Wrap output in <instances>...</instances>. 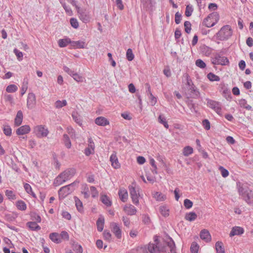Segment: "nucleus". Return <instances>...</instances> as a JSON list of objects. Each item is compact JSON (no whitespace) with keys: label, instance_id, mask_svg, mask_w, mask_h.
<instances>
[{"label":"nucleus","instance_id":"nucleus-61","mask_svg":"<svg viewBox=\"0 0 253 253\" xmlns=\"http://www.w3.org/2000/svg\"><path fill=\"white\" fill-rule=\"evenodd\" d=\"M59 235L61 239H63L66 241H68L69 239V234L65 231H62Z\"/></svg>","mask_w":253,"mask_h":253},{"label":"nucleus","instance_id":"nucleus-64","mask_svg":"<svg viewBox=\"0 0 253 253\" xmlns=\"http://www.w3.org/2000/svg\"><path fill=\"white\" fill-rule=\"evenodd\" d=\"M90 191L91 193V195L93 198H95L98 196V191L94 186H91L90 187Z\"/></svg>","mask_w":253,"mask_h":253},{"label":"nucleus","instance_id":"nucleus-10","mask_svg":"<svg viewBox=\"0 0 253 253\" xmlns=\"http://www.w3.org/2000/svg\"><path fill=\"white\" fill-rule=\"evenodd\" d=\"M36 103V96L33 93H29L27 97V105L29 109H33Z\"/></svg>","mask_w":253,"mask_h":253},{"label":"nucleus","instance_id":"nucleus-53","mask_svg":"<svg viewBox=\"0 0 253 253\" xmlns=\"http://www.w3.org/2000/svg\"><path fill=\"white\" fill-rule=\"evenodd\" d=\"M31 219L33 220H35L37 222H41V216L36 212H32L31 213Z\"/></svg>","mask_w":253,"mask_h":253},{"label":"nucleus","instance_id":"nucleus-2","mask_svg":"<svg viewBox=\"0 0 253 253\" xmlns=\"http://www.w3.org/2000/svg\"><path fill=\"white\" fill-rule=\"evenodd\" d=\"M76 172V169L74 168H68L60 173L55 179L54 185L58 186L62 184L67 180L72 177Z\"/></svg>","mask_w":253,"mask_h":253},{"label":"nucleus","instance_id":"nucleus-32","mask_svg":"<svg viewBox=\"0 0 253 253\" xmlns=\"http://www.w3.org/2000/svg\"><path fill=\"white\" fill-rule=\"evenodd\" d=\"M85 42L83 41H72L71 45L75 48H84Z\"/></svg>","mask_w":253,"mask_h":253},{"label":"nucleus","instance_id":"nucleus-23","mask_svg":"<svg viewBox=\"0 0 253 253\" xmlns=\"http://www.w3.org/2000/svg\"><path fill=\"white\" fill-rule=\"evenodd\" d=\"M237 188L238 193L240 196L247 194V192L250 191L248 186L241 185L240 183H237Z\"/></svg>","mask_w":253,"mask_h":253},{"label":"nucleus","instance_id":"nucleus-63","mask_svg":"<svg viewBox=\"0 0 253 253\" xmlns=\"http://www.w3.org/2000/svg\"><path fill=\"white\" fill-rule=\"evenodd\" d=\"M72 77L78 82H82L83 81V78L76 73H75Z\"/></svg>","mask_w":253,"mask_h":253},{"label":"nucleus","instance_id":"nucleus-50","mask_svg":"<svg viewBox=\"0 0 253 253\" xmlns=\"http://www.w3.org/2000/svg\"><path fill=\"white\" fill-rule=\"evenodd\" d=\"M5 195L7 197V198L10 200H15L16 199V195L13 193V191L11 190H6L5 191Z\"/></svg>","mask_w":253,"mask_h":253},{"label":"nucleus","instance_id":"nucleus-3","mask_svg":"<svg viewBox=\"0 0 253 253\" xmlns=\"http://www.w3.org/2000/svg\"><path fill=\"white\" fill-rule=\"evenodd\" d=\"M232 35V30L231 27L228 25L223 26L220 30L215 35L214 37L219 41H226L229 39Z\"/></svg>","mask_w":253,"mask_h":253},{"label":"nucleus","instance_id":"nucleus-26","mask_svg":"<svg viewBox=\"0 0 253 253\" xmlns=\"http://www.w3.org/2000/svg\"><path fill=\"white\" fill-rule=\"evenodd\" d=\"M124 210L127 214L131 215L135 214L136 211L134 207L132 205L129 206H125Z\"/></svg>","mask_w":253,"mask_h":253},{"label":"nucleus","instance_id":"nucleus-31","mask_svg":"<svg viewBox=\"0 0 253 253\" xmlns=\"http://www.w3.org/2000/svg\"><path fill=\"white\" fill-rule=\"evenodd\" d=\"M72 43V41L69 38L60 39L58 41L59 46L61 47L66 46L69 43Z\"/></svg>","mask_w":253,"mask_h":253},{"label":"nucleus","instance_id":"nucleus-33","mask_svg":"<svg viewBox=\"0 0 253 253\" xmlns=\"http://www.w3.org/2000/svg\"><path fill=\"white\" fill-rule=\"evenodd\" d=\"M17 208L20 211H25L27 209L26 203L22 200H19L16 203Z\"/></svg>","mask_w":253,"mask_h":253},{"label":"nucleus","instance_id":"nucleus-40","mask_svg":"<svg viewBox=\"0 0 253 253\" xmlns=\"http://www.w3.org/2000/svg\"><path fill=\"white\" fill-rule=\"evenodd\" d=\"M63 141L65 146L67 148H70L71 147V142L67 134H64L63 135Z\"/></svg>","mask_w":253,"mask_h":253},{"label":"nucleus","instance_id":"nucleus-27","mask_svg":"<svg viewBox=\"0 0 253 253\" xmlns=\"http://www.w3.org/2000/svg\"><path fill=\"white\" fill-rule=\"evenodd\" d=\"M74 121L78 124L80 126H82V120L81 116L77 112H73L72 114Z\"/></svg>","mask_w":253,"mask_h":253},{"label":"nucleus","instance_id":"nucleus-16","mask_svg":"<svg viewBox=\"0 0 253 253\" xmlns=\"http://www.w3.org/2000/svg\"><path fill=\"white\" fill-rule=\"evenodd\" d=\"M110 161L111 162L112 166L116 169H119L120 168V164L118 161V158L116 156L115 152H114L110 157Z\"/></svg>","mask_w":253,"mask_h":253},{"label":"nucleus","instance_id":"nucleus-34","mask_svg":"<svg viewBox=\"0 0 253 253\" xmlns=\"http://www.w3.org/2000/svg\"><path fill=\"white\" fill-rule=\"evenodd\" d=\"M215 249L217 253H224L225 251L223 247V243L221 242L218 241L215 243Z\"/></svg>","mask_w":253,"mask_h":253},{"label":"nucleus","instance_id":"nucleus-28","mask_svg":"<svg viewBox=\"0 0 253 253\" xmlns=\"http://www.w3.org/2000/svg\"><path fill=\"white\" fill-rule=\"evenodd\" d=\"M27 225L33 231H38L41 229V227L37 224L36 222L29 221L27 223Z\"/></svg>","mask_w":253,"mask_h":253},{"label":"nucleus","instance_id":"nucleus-4","mask_svg":"<svg viewBox=\"0 0 253 253\" xmlns=\"http://www.w3.org/2000/svg\"><path fill=\"white\" fill-rule=\"evenodd\" d=\"M219 19V14L216 12H213L203 20V24L208 28L212 27L217 23Z\"/></svg>","mask_w":253,"mask_h":253},{"label":"nucleus","instance_id":"nucleus-48","mask_svg":"<svg viewBox=\"0 0 253 253\" xmlns=\"http://www.w3.org/2000/svg\"><path fill=\"white\" fill-rule=\"evenodd\" d=\"M67 103L66 100L62 101L57 100L55 103V106L57 108H61L67 105Z\"/></svg>","mask_w":253,"mask_h":253},{"label":"nucleus","instance_id":"nucleus-37","mask_svg":"<svg viewBox=\"0 0 253 253\" xmlns=\"http://www.w3.org/2000/svg\"><path fill=\"white\" fill-rule=\"evenodd\" d=\"M143 223L148 225L149 228H153V225L152 224L150 217L148 215L143 216Z\"/></svg>","mask_w":253,"mask_h":253},{"label":"nucleus","instance_id":"nucleus-13","mask_svg":"<svg viewBox=\"0 0 253 253\" xmlns=\"http://www.w3.org/2000/svg\"><path fill=\"white\" fill-rule=\"evenodd\" d=\"M31 130L29 126L24 125L20 126L16 130V133L18 135H24L28 133Z\"/></svg>","mask_w":253,"mask_h":253},{"label":"nucleus","instance_id":"nucleus-41","mask_svg":"<svg viewBox=\"0 0 253 253\" xmlns=\"http://www.w3.org/2000/svg\"><path fill=\"white\" fill-rule=\"evenodd\" d=\"M207 78L211 82L220 81V78L212 73H209L207 75Z\"/></svg>","mask_w":253,"mask_h":253},{"label":"nucleus","instance_id":"nucleus-14","mask_svg":"<svg viewBox=\"0 0 253 253\" xmlns=\"http://www.w3.org/2000/svg\"><path fill=\"white\" fill-rule=\"evenodd\" d=\"M73 189H70V187L69 185H66L61 187L58 191V194L59 197L62 196L63 198H64L65 196L70 194Z\"/></svg>","mask_w":253,"mask_h":253},{"label":"nucleus","instance_id":"nucleus-11","mask_svg":"<svg viewBox=\"0 0 253 253\" xmlns=\"http://www.w3.org/2000/svg\"><path fill=\"white\" fill-rule=\"evenodd\" d=\"M129 190L132 202L137 205L138 203V196L137 191L133 186H129Z\"/></svg>","mask_w":253,"mask_h":253},{"label":"nucleus","instance_id":"nucleus-55","mask_svg":"<svg viewBox=\"0 0 253 253\" xmlns=\"http://www.w3.org/2000/svg\"><path fill=\"white\" fill-rule=\"evenodd\" d=\"M184 26L185 28V32L187 34H189L191 30V23L188 21H186L184 22Z\"/></svg>","mask_w":253,"mask_h":253},{"label":"nucleus","instance_id":"nucleus-30","mask_svg":"<svg viewBox=\"0 0 253 253\" xmlns=\"http://www.w3.org/2000/svg\"><path fill=\"white\" fill-rule=\"evenodd\" d=\"M100 200L107 207H110L112 205L111 201L106 195H102L100 197Z\"/></svg>","mask_w":253,"mask_h":253},{"label":"nucleus","instance_id":"nucleus-29","mask_svg":"<svg viewBox=\"0 0 253 253\" xmlns=\"http://www.w3.org/2000/svg\"><path fill=\"white\" fill-rule=\"evenodd\" d=\"M197 217V214L193 211L187 213L185 216V219L189 221L195 220Z\"/></svg>","mask_w":253,"mask_h":253},{"label":"nucleus","instance_id":"nucleus-57","mask_svg":"<svg viewBox=\"0 0 253 253\" xmlns=\"http://www.w3.org/2000/svg\"><path fill=\"white\" fill-rule=\"evenodd\" d=\"M183 204L186 209H190L192 207L193 202L191 200L186 199L184 200Z\"/></svg>","mask_w":253,"mask_h":253},{"label":"nucleus","instance_id":"nucleus-46","mask_svg":"<svg viewBox=\"0 0 253 253\" xmlns=\"http://www.w3.org/2000/svg\"><path fill=\"white\" fill-rule=\"evenodd\" d=\"M3 98L5 101L9 102L11 106L14 104L13 96L10 94H4Z\"/></svg>","mask_w":253,"mask_h":253},{"label":"nucleus","instance_id":"nucleus-17","mask_svg":"<svg viewBox=\"0 0 253 253\" xmlns=\"http://www.w3.org/2000/svg\"><path fill=\"white\" fill-rule=\"evenodd\" d=\"M155 3L154 0H143V7H145L146 10L152 11Z\"/></svg>","mask_w":253,"mask_h":253},{"label":"nucleus","instance_id":"nucleus-35","mask_svg":"<svg viewBox=\"0 0 253 253\" xmlns=\"http://www.w3.org/2000/svg\"><path fill=\"white\" fill-rule=\"evenodd\" d=\"M200 49L202 53L206 56H209L211 53V48L205 45L201 46Z\"/></svg>","mask_w":253,"mask_h":253},{"label":"nucleus","instance_id":"nucleus-36","mask_svg":"<svg viewBox=\"0 0 253 253\" xmlns=\"http://www.w3.org/2000/svg\"><path fill=\"white\" fill-rule=\"evenodd\" d=\"M158 122L164 125V126L166 128H168L169 126L166 121L165 117L163 115H160L158 117Z\"/></svg>","mask_w":253,"mask_h":253},{"label":"nucleus","instance_id":"nucleus-56","mask_svg":"<svg viewBox=\"0 0 253 253\" xmlns=\"http://www.w3.org/2000/svg\"><path fill=\"white\" fill-rule=\"evenodd\" d=\"M195 64L197 67L201 69H204L206 66V63L200 59H198L196 61Z\"/></svg>","mask_w":253,"mask_h":253},{"label":"nucleus","instance_id":"nucleus-58","mask_svg":"<svg viewBox=\"0 0 253 253\" xmlns=\"http://www.w3.org/2000/svg\"><path fill=\"white\" fill-rule=\"evenodd\" d=\"M218 169L220 170L221 174L223 177H226L227 176H228L229 172L224 167H223L222 166H220Z\"/></svg>","mask_w":253,"mask_h":253},{"label":"nucleus","instance_id":"nucleus-51","mask_svg":"<svg viewBox=\"0 0 253 253\" xmlns=\"http://www.w3.org/2000/svg\"><path fill=\"white\" fill-rule=\"evenodd\" d=\"M126 57V59L129 61H132L134 59V56L132 53V51L130 48H128L127 50Z\"/></svg>","mask_w":253,"mask_h":253},{"label":"nucleus","instance_id":"nucleus-38","mask_svg":"<svg viewBox=\"0 0 253 253\" xmlns=\"http://www.w3.org/2000/svg\"><path fill=\"white\" fill-rule=\"evenodd\" d=\"M186 103L191 111L196 112V106L192 100L187 98V100L186 101Z\"/></svg>","mask_w":253,"mask_h":253},{"label":"nucleus","instance_id":"nucleus-22","mask_svg":"<svg viewBox=\"0 0 253 253\" xmlns=\"http://www.w3.org/2000/svg\"><path fill=\"white\" fill-rule=\"evenodd\" d=\"M50 239L53 242L59 244L61 242L60 235L58 233L53 232L49 234Z\"/></svg>","mask_w":253,"mask_h":253},{"label":"nucleus","instance_id":"nucleus-25","mask_svg":"<svg viewBox=\"0 0 253 253\" xmlns=\"http://www.w3.org/2000/svg\"><path fill=\"white\" fill-rule=\"evenodd\" d=\"M104 218L103 217L101 216L98 218L96 221V226L97 230L99 232H101L104 228Z\"/></svg>","mask_w":253,"mask_h":253},{"label":"nucleus","instance_id":"nucleus-5","mask_svg":"<svg viewBox=\"0 0 253 253\" xmlns=\"http://www.w3.org/2000/svg\"><path fill=\"white\" fill-rule=\"evenodd\" d=\"M211 62L214 65H227L229 63L228 59L220 53H216L211 58Z\"/></svg>","mask_w":253,"mask_h":253},{"label":"nucleus","instance_id":"nucleus-18","mask_svg":"<svg viewBox=\"0 0 253 253\" xmlns=\"http://www.w3.org/2000/svg\"><path fill=\"white\" fill-rule=\"evenodd\" d=\"M200 238L206 242H210L211 240V236L209 232L206 229H203L200 232Z\"/></svg>","mask_w":253,"mask_h":253},{"label":"nucleus","instance_id":"nucleus-39","mask_svg":"<svg viewBox=\"0 0 253 253\" xmlns=\"http://www.w3.org/2000/svg\"><path fill=\"white\" fill-rule=\"evenodd\" d=\"M193 152V148L190 146H186L183 148V154L185 156H188Z\"/></svg>","mask_w":253,"mask_h":253},{"label":"nucleus","instance_id":"nucleus-8","mask_svg":"<svg viewBox=\"0 0 253 253\" xmlns=\"http://www.w3.org/2000/svg\"><path fill=\"white\" fill-rule=\"evenodd\" d=\"M208 106L213 109L218 114L220 115L221 112V105L218 102L208 99L207 101Z\"/></svg>","mask_w":253,"mask_h":253},{"label":"nucleus","instance_id":"nucleus-62","mask_svg":"<svg viewBox=\"0 0 253 253\" xmlns=\"http://www.w3.org/2000/svg\"><path fill=\"white\" fill-rule=\"evenodd\" d=\"M203 126L206 130H209L211 128L210 123L207 119H205L203 121Z\"/></svg>","mask_w":253,"mask_h":253},{"label":"nucleus","instance_id":"nucleus-24","mask_svg":"<svg viewBox=\"0 0 253 253\" xmlns=\"http://www.w3.org/2000/svg\"><path fill=\"white\" fill-rule=\"evenodd\" d=\"M239 105L241 108L246 109L247 110H252V107L247 104V101L245 99L239 100Z\"/></svg>","mask_w":253,"mask_h":253},{"label":"nucleus","instance_id":"nucleus-19","mask_svg":"<svg viewBox=\"0 0 253 253\" xmlns=\"http://www.w3.org/2000/svg\"><path fill=\"white\" fill-rule=\"evenodd\" d=\"M23 119V115L22 111L19 110L17 112L16 117L14 119V125L16 126L21 125Z\"/></svg>","mask_w":253,"mask_h":253},{"label":"nucleus","instance_id":"nucleus-15","mask_svg":"<svg viewBox=\"0 0 253 253\" xmlns=\"http://www.w3.org/2000/svg\"><path fill=\"white\" fill-rule=\"evenodd\" d=\"M244 233V229L239 226L233 227L229 234L230 237H233L235 235H241Z\"/></svg>","mask_w":253,"mask_h":253},{"label":"nucleus","instance_id":"nucleus-20","mask_svg":"<svg viewBox=\"0 0 253 253\" xmlns=\"http://www.w3.org/2000/svg\"><path fill=\"white\" fill-rule=\"evenodd\" d=\"M95 123L98 126H105L109 124V122L103 117H99L95 120Z\"/></svg>","mask_w":253,"mask_h":253},{"label":"nucleus","instance_id":"nucleus-44","mask_svg":"<svg viewBox=\"0 0 253 253\" xmlns=\"http://www.w3.org/2000/svg\"><path fill=\"white\" fill-rule=\"evenodd\" d=\"M76 206L78 211L81 212L83 211V204L82 202L77 197H75Z\"/></svg>","mask_w":253,"mask_h":253},{"label":"nucleus","instance_id":"nucleus-54","mask_svg":"<svg viewBox=\"0 0 253 253\" xmlns=\"http://www.w3.org/2000/svg\"><path fill=\"white\" fill-rule=\"evenodd\" d=\"M223 94L224 95V97L226 98V99L230 101L232 99V96L231 94L230 90L228 89H224L223 91Z\"/></svg>","mask_w":253,"mask_h":253},{"label":"nucleus","instance_id":"nucleus-52","mask_svg":"<svg viewBox=\"0 0 253 253\" xmlns=\"http://www.w3.org/2000/svg\"><path fill=\"white\" fill-rule=\"evenodd\" d=\"M193 11V6L192 5H187L186 7L185 14L187 17H189L192 15Z\"/></svg>","mask_w":253,"mask_h":253},{"label":"nucleus","instance_id":"nucleus-21","mask_svg":"<svg viewBox=\"0 0 253 253\" xmlns=\"http://www.w3.org/2000/svg\"><path fill=\"white\" fill-rule=\"evenodd\" d=\"M119 197L123 202H126L128 198V193L125 189H121L118 193Z\"/></svg>","mask_w":253,"mask_h":253},{"label":"nucleus","instance_id":"nucleus-45","mask_svg":"<svg viewBox=\"0 0 253 253\" xmlns=\"http://www.w3.org/2000/svg\"><path fill=\"white\" fill-rule=\"evenodd\" d=\"M160 212L165 217H167L169 215V210L164 206H161L160 207Z\"/></svg>","mask_w":253,"mask_h":253},{"label":"nucleus","instance_id":"nucleus-60","mask_svg":"<svg viewBox=\"0 0 253 253\" xmlns=\"http://www.w3.org/2000/svg\"><path fill=\"white\" fill-rule=\"evenodd\" d=\"M70 24L74 28L77 29L79 27V23L76 18H71L70 19Z\"/></svg>","mask_w":253,"mask_h":253},{"label":"nucleus","instance_id":"nucleus-6","mask_svg":"<svg viewBox=\"0 0 253 253\" xmlns=\"http://www.w3.org/2000/svg\"><path fill=\"white\" fill-rule=\"evenodd\" d=\"M187 96V98H192L194 99H198L200 98V93L198 89L192 84L191 86L188 89V92L186 93Z\"/></svg>","mask_w":253,"mask_h":253},{"label":"nucleus","instance_id":"nucleus-49","mask_svg":"<svg viewBox=\"0 0 253 253\" xmlns=\"http://www.w3.org/2000/svg\"><path fill=\"white\" fill-rule=\"evenodd\" d=\"M251 192L252 191L250 190L249 191H248L247 192V194H244V195L241 196L243 199L249 204H251L250 196Z\"/></svg>","mask_w":253,"mask_h":253},{"label":"nucleus","instance_id":"nucleus-7","mask_svg":"<svg viewBox=\"0 0 253 253\" xmlns=\"http://www.w3.org/2000/svg\"><path fill=\"white\" fill-rule=\"evenodd\" d=\"M77 11L79 15V18L81 21L85 23L89 21V15L85 9L77 7Z\"/></svg>","mask_w":253,"mask_h":253},{"label":"nucleus","instance_id":"nucleus-47","mask_svg":"<svg viewBox=\"0 0 253 253\" xmlns=\"http://www.w3.org/2000/svg\"><path fill=\"white\" fill-rule=\"evenodd\" d=\"M199 248V246L198 245V244L196 242H193L192 243L190 248L191 253H198Z\"/></svg>","mask_w":253,"mask_h":253},{"label":"nucleus","instance_id":"nucleus-9","mask_svg":"<svg viewBox=\"0 0 253 253\" xmlns=\"http://www.w3.org/2000/svg\"><path fill=\"white\" fill-rule=\"evenodd\" d=\"M35 131L39 138L46 137L49 132L47 128L42 125L37 126L35 128Z\"/></svg>","mask_w":253,"mask_h":253},{"label":"nucleus","instance_id":"nucleus-1","mask_svg":"<svg viewBox=\"0 0 253 253\" xmlns=\"http://www.w3.org/2000/svg\"><path fill=\"white\" fill-rule=\"evenodd\" d=\"M148 252L143 253H162L169 251V253H177L175 251V246L174 241L171 238L169 240L162 242L158 239V237L155 236L154 243H150L147 246Z\"/></svg>","mask_w":253,"mask_h":253},{"label":"nucleus","instance_id":"nucleus-43","mask_svg":"<svg viewBox=\"0 0 253 253\" xmlns=\"http://www.w3.org/2000/svg\"><path fill=\"white\" fill-rule=\"evenodd\" d=\"M17 86L13 84L8 85L6 88V91L9 93L15 92L17 90Z\"/></svg>","mask_w":253,"mask_h":253},{"label":"nucleus","instance_id":"nucleus-12","mask_svg":"<svg viewBox=\"0 0 253 253\" xmlns=\"http://www.w3.org/2000/svg\"><path fill=\"white\" fill-rule=\"evenodd\" d=\"M111 226L112 227L111 231L114 233L118 239H121L122 237V231L118 224L115 222H112L111 224Z\"/></svg>","mask_w":253,"mask_h":253},{"label":"nucleus","instance_id":"nucleus-59","mask_svg":"<svg viewBox=\"0 0 253 253\" xmlns=\"http://www.w3.org/2000/svg\"><path fill=\"white\" fill-rule=\"evenodd\" d=\"M149 99V102L151 105L154 106L157 103V98L155 97L152 94H150V95H148Z\"/></svg>","mask_w":253,"mask_h":253},{"label":"nucleus","instance_id":"nucleus-42","mask_svg":"<svg viewBox=\"0 0 253 253\" xmlns=\"http://www.w3.org/2000/svg\"><path fill=\"white\" fill-rule=\"evenodd\" d=\"M3 131L4 134L6 136H10L12 134V129L9 125H4L3 127Z\"/></svg>","mask_w":253,"mask_h":253}]
</instances>
